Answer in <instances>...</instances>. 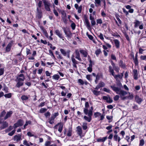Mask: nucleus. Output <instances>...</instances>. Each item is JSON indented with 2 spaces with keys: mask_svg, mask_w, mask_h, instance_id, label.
<instances>
[{
  "mask_svg": "<svg viewBox=\"0 0 146 146\" xmlns=\"http://www.w3.org/2000/svg\"><path fill=\"white\" fill-rule=\"evenodd\" d=\"M56 126H58V131L60 133H61L62 131L63 125L62 123H59L56 125Z\"/></svg>",
  "mask_w": 146,
  "mask_h": 146,
  "instance_id": "nucleus-22",
  "label": "nucleus"
},
{
  "mask_svg": "<svg viewBox=\"0 0 146 146\" xmlns=\"http://www.w3.org/2000/svg\"><path fill=\"white\" fill-rule=\"evenodd\" d=\"M71 27L73 30L75 29L76 27L75 24L74 23H72L71 25Z\"/></svg>",
  "mask_w": 146,
  "mask_h": 146,
  "instance_id": "nucleus-62",
  "label": "nucleus"
},
{
  "mask_svg": "<svg viewBox=\"0 0 146 146\" xmlns=\"http://www.w3.org/2000/svg\"><path fill=\"white\" fill-rule=\"evenodd\" d=\"M94 94L96 96L100 95L101 94V92L100 91H97V90H92Z\"/></svg>",
  "mask_w": 146,
  "mask_h": 146,
  "instance_id": "nucleus-18",
  "label": "nucleus"
},
{
  "mask_svg": "<svg viewBox=\"0 0 146 146\" xmlns=\"http://www.w3.org/2000/svg\"><path fill=\"white\" fill-rule=\"evenodd\" d=\"M24 123V121L23 120L19 119L14 124L13 127L14 129H16L17 127L22 126Z\"/></svg>",
  "mask_w": 146,
  "mask_h": 146,
  "instance_id": "nucleus-2",
  "label": "nucleus"
},
{
  "mask_svg": "<svg viewBox=\"0 0 146 146\" xmlns=\"http://www.w3.org/2000/svg\"><path fill=\"white\" fill-rule=\"evenodd\" d=\"M12 113L13 112L12 111H10L8 112L4 117V119H6L10 117L12 114Z\"/></svg>",
  "mask_w": 146,
  "mask_h": 146,
  "instance_id": "nucleus-20",
  "label": "nucleus"
},
{
  "mask_svg": "<svg viewBox=\"0 0 146 146\" xmlns=\"http://www.w3.org/2000/svg\"><path fill=\"white\" fill-rule=\"evenodd\" d=\"M104 100H106V102L108 103H111L113 102V100L112 98L110 97H108L106 96H104L103 97Z\"/></svg>",
  "mask_w": 146,
  "mask_h": 146,
  "instance_id": "nucleus-15",
  "label": "nucleus"
},
{
  "mask_svg": "<svg viewBox=\"0 0 146 146\" xmlns=\"http://www.w3.org/2000/svg\"><path fill=\"white\" fill-rule=\"evenodd\" d=\"M29 98L25 95H23L22 96L21 98L23 100H26L28 99Z\"/></svg>",
  "mask_w": 146,
  "mask_h": 146,
  "instance_id": "nucleus-41",
  "label": "nucleus"
},
{
  "mask_svg": "<svg viewBox=\"0 0 146 146\" xmlns=\"http://www.w3.org/2000/svg\"><path fill=\"white\" fill-rule=\"evenodd\" d=\"M49 54L50 55H51V56H52L53 57V58L54 59H55L56 58L54 56L51 50H49Z\"/></svg>",
  "mask_w": 146,
  "mask_h": 146,
  "instance_id": "nucleus-54",
  "label": "nucleus"
},
{
  "mask_svg": "<svg viewBox=\"0 0 146 146\" xmlns=\"http://www.w3.org/2000/svg\"><path fill=\"white\" fill-rule=\"evenodd\" d=\"M82 127L84 130H86L88 128L87 123L86 122H83L82 125Z\"/></svg>",
  "mask_w": 146,
  "mask_h": 146,
  "instance_id": "nucleus-28",
  "label": "nucleus"
},
{
  "mask_svg": "<svg viewBox=\"0 0 146 146\" xmlns=\"http://www.w3.org/2000/svg\"><path fill=\"white\" fill-rule=\"evenodd\" d=\"M17 83L16 85V86L17 88H19L20 86H22L23 84V81H17Z\"/></svg>",
  "mask_w": 146,
  "mask_h": 146,
  "instance_id": "nucleus-21",
  "label": "nucleus"
},
{
  "mask_svg": "<svg viewBox=\"0 0 146 146\" xmlns=\"http://www.w3.org/2000/svg\"><path fill=\"white\" fill-rule=\"evenodd\" d=\"M82 6L81 5L77 9L78 12L79 13H80L82 11Z\"/></svg>",
  "mask_w": 146,
  "mask_h": 146,
  "instance_id": "nucleus-42",
  "label": "nucleus"
},
{
  "mask_svg": "<svg viewBox=\"0 0 146 146\" xmlns=\"http://www.w3.org/2000/svg\"><path fill=\"white\" fill-rule=\"evenodd\" d=\"M78 82L80 83L82 85H83L84 84V81L81 79H79L78 80Z\"/></svg>",
  "mask_w": 146,
  "mask_h": 146,
  "instance_id": "nucleus-48",
  "label": "nucleus"
},
{
  "mask_svg": "<svg viewBox=\"0 0 146 146\" xmlns=\"http://www.w3.org/2000/svg\"><path fill=\"white\" fill-rule=\"evenodd\" d=\"M55 33L56 35L60 38L64 40L63 38L64 37L63 36L62 34L61 31H60L58 30H56L55 31Z\"/></svg>",
  "mask_w": 146,
  "mask_h": 146,
  "instance_id": "nucleus-9",
  "label": "nucleus"
},
{
  "mask_svg": "<svg viewBox=\"0 0 146 146\" xmlns=\"http://www.w3.org/2000/svg\"><path fill=\"white\" fill-rule=\"evenodd\" d=\"M114 77V78L117 80V78L118 77L120 79H122V76L123 75H122V76L120 75H115L114 74H113V75Z\"/></svg>",
  "mask_w": 146,
  "mask_h": 146,
  "instance_id": "nucleus-37",
  "label": "nucleus"
},
{
  "mask_svg": "<svg viewBox=\"0 0 146 146\" xmlns=\"http://www.w3.org/2000/svg\"><path fill=\"white\" fill-rule=\"evenodd\" d=\"M84 21L85 23L86 24V26L87 28L89 30L90 29V23L87 18L85 17H84Z\"/></svg>",
  "mask_w": 146,
  "mask_h": 146,
  "instance_id": "nucleus-12",
  "label": "nucleus"
},
{
  "mask_svg": "<svg viewBox=\"0 0 146 146\" xmlns=\"http://www.w3.org/2000/svg\"><path fill=\"white\" fill-rule=\"evenodd\" d=\"M12 46V44L11 43H9L8 44L6 48V51L7 52H9L11 50Z\"/></svg>",
  "mask_w": 146,
  "mask_h": 146,
  "instance_id": "nucleus-23",
  "label": "nucleus"
},
{
  "mask_svg": "<svg viewBox=\"0 0 146 146\" xmlns=\"http://www.w3.org/2000/svg\"><path fill=\"white\" fill-rule=\"evenodd\" d=\"M36 16L38 18L40 19L42 17V12L40 9L38 7L37 8V11L36 13Z\"/></svg>",
  "mask_w": 146,
  "mask_h": 146,
  "instance_id": "nucleus-5",
  "label": "nucleus"
},
{
  "mask_svg": "<svg viewBox=\"0 0 146 146\" xmlns=\"http://www.w3.org/2000/svg\"><path fill=\"white\" fill-rule=\"evenodd\" d=\"M45 9L48 11H50V3L48 1H44L43 2Z\"/></svg>",
  "mask_w": 146,
  "mask_h": 146,
  "instance_id": "nucleus-6",
  "label": "nucleus"
},
{
  "mask_svg": "<svg viewBox=\"0 0 146 146\" xmlns=\"http://www.w3.org/2000/svg\"><path fill=\"white\" fill-rule=\"evenodd\" d=\"M105 86V84L103 82L101 81L96 86L95 89L96 90H98L101 87H104Z\"/></svg>",
  "mask_w": 146,
  "mask_h": 146,
  "instance_id": "nucleus-11",
  "label": "nucleus"
},
{
  "mask_svg": "<svg viewBox=\"0 0 146 146\" xmlns=\"http://www.w3.org/2000/svg\"><path fill=\"white\" fill-rule=\"evenodd\" d=\"M48 45L49 46H50V48H52V49L53 50H54L56 48L55 47V46H52V45L51 44L49 43V42H48Z\"/></svg>",
  "mask_w": 146,
  "mask_h": 146,
  "instance_id": "nucleus-56",
  "label": "nucleus"
},
{
  "mask_svg": "<svg viewBox=\"0 0 146 146\" xmlns=\"http://www.w3.org/2000/svg\"><path fill=\"white\" fill-rule=\"evenodd\" d=\"M86 78L89 81H91L92 80L91 76L90 75H87Z\"/></svg>",
  "mask_w": 146,
  "mask_h": 146,
  "instance_id": "nucleus-52",
  "label": "nucleus"
},
{
  "mask_svg": "<svg viewBox=\"0 0 146 146\" xmlns=\"http://www.w3.org/2000/svg\"><path fill=\"white\" fill-rule=\"evenodd\" d=\"M80 53L82 54L84 57H86L88 55V53L87 52L83 50H80Z\"/></svg>",
  "mask_w": 146,
  "mask_h": 146,
  "instance_id": "nucleus-19",
  "label": "nucleus"
},
{
  "mask_svg": "<svg viewBox=\"0 0 146 146\" xmlns=\"http://www.w3.org/2000/svg\"><path fill=\"white\" fill-rule=\"evenodd\" d=\"M64 32L65 34L68 37L70 36L71 34V33L70 32H69V33H68L65 30H64Z\"/></svg>",
  "mask_w": 146,
  "mask_h": 146,
  "instance_id": "nucleus-53",
  "label": "nucleus"
},
{
  "mask_svg": "<svg viewBox=\"0 0 146 146\" xmlns=\"http://www.w3.org/2000/svg\"><path fill=\"white\" fill-rule=\"evenodd\" d=\"M145 143L144 140L143 139H142L140 140L139 146H143Z\"/></svg>",
  "mask_w": 146,
  "mask_h": 146,
  "instance_id": "nucleus-39",
  "label": "nucleus"
},
{
  "mask_svg": "<svg viewBox=\"0 0 146 146\" xmlns=\"http://www.w3.org/2000/svg\"><path fill=\"white\" fill-rule=\"evenodd\" d=\"M71 60L73 64H78L76 60L74 58L73 56L72 57Z\"/></svg>",
  "mask_w": 146,
  "mask_h": 146,
  "instance_id": "nucleus-45",
  "label": "nucleus"
},
{
  "mask_svg": "<svg viewBox=\"0 0 146 146\" xmlns=\"http://www.w3.org/2000/svg\"><path fill=\"white\" fill-rule=\"evenodd\" d=\"M140 58L141 60L146 61V56L142 55L140 57Z\"/></svg>",
  "mask_w": 146,
  "mask_h": 146,
  "instance_id": "nucleus-63",
  "label": "nucleus"
},
{
  "mask_svg": "<svg viewBox=\"0 0 146 146\" xmlns=\"http://www.w3.org/2000/svg\"><path fill=\"white\" fill-rule=\"evenodd\" d=\"M90 107L89 103L88 102H85V107L84 110V112L85 115H87L88 112V109Z\"/></svg>",
  "mask_w": 146,
  "mask_h": 146,
  "instance_id": "nucleus-4",
  "label": "nucleus"
},
{
  "mask_svg": "<svg viewBox=\"0 0 146 146\" xmlns=\"http://www.w3.org/2000/svg\"><path fill=\"white\" fill-rule=\"evenodd\" d=\"M113 139L116 141H117L119 142L121 140V139L120 137L118 136L117 135H115L113 136Z\"/></svg>",
  "mask_w": 146,
  "mask_h": 146,
  "instance_id": "nucleus-25",
  "label": "nucleus"
},
{
  "mask_svg": "<svg viewBox=\"0 0 146 146\" xmlns=\"http://www.w3.org/2000/svg\"><path fill=\"white\" fill-rule=\"evenodd\" d=\"M135 27H136L138 26L141 23L139 21L136 20L134 22Z\"/></svg>",
  "mask_w": 146,
  "mask_h": 146,
  "instance_id": "nucleus-35",
  "label": "nucleus"
},
{
  "mask_svg": "<svg viewBox=\"0 0 146 146\" xmlns=\"http://www.w3.org/2000/svg\"><path fill=\"white\" fill-rule=\"evenodd\" d=\"M24 145H26V146H30L28 143L27 141L26 140H24L23 142Z\"/></svg>",
  "mask_w": 146,
  "mask_h": 146,
  "instance_id": "nucleus-57",
  "label": "nucleus"
},
{
  "mask_svg": "<svg viewBox=\"0 0 146 146\" xmlns=\"http://www.w3.org/2000/svg\"><path fill=\"white\" fill-rule=\"evenodd\" d=\"M101 15L103 17H105L106 16V14L104 10H102L101 11Z\"/></svg>",
  "mask_w": 146,
  "mask_h": 146,
  "instance_id": "nucleus-55",
  "label": "nucleus"
},
{
  "mask_svg": "<svg viewBox=\"0 0 146 146\" xmlns=\"http://www.w3.org/2000/svg\"><path fill=\"white\" fill-rule=\"evenodd\" d=\"M109 71L110 72L111 74L112 75H113L114 72L113 71V70L112 68V67L111 66H109Z\"/></svg>",
  "mask_w": 146,
  "mask_h": 146,
  "instance_id": "nucleus-33",
  "label": "nucleus"
},
{
  "mask_svg": "<svg viewBox=\"0 0 146 146\" xmlns=\"http://www.w3.org/2000/svg\"><path fill=\"white\" fill-rule=\"evenodd\" d=\"M113 41L115 44L117 48H118L119 47L120 42L117 39H114Z\"/></svg>",
  "mask_w": 146,
  "mask_h": 146,
  "instance_id": "nucleus-16",
  "label": "nucleus"
},
{
  "mask_svg": "<svg viewBox=\"0 0 146 146\" xmlns=\"http://www.w3.org/2000/svg\"><path fill=\"white\" fill-rule=\"evenodd\" d=\"M88 116V117L85 115L84 117V119L88 121V122H90L91 120V117L92 115V112H90V113H88L87 114Z\"/></svg>",
  "mask_w": 146,
  "mask_h": 146,
  "instance_id": "nucleus-7",
  "label": "nucleus"
},
{
  "mask_svg": "<svg viewBox=\"0 0 146 146\" xmlns=\"http://www.w3.org/2000/svg\"><path fill=\"white\" fill-rule=\"evenodd\" d=\"M47 109L46 108H41L40 110V112L41 113H43L44 112L46 111Z\"/></svg>",
  "mask_w": 146,
  "mask_h": 146,
  "instance_id": "nucleus-43",
  "label": "nucleus"
},
{
  "mask_svg": "<svg viewBox=\"0 0 146 146\" xmlns=\"http://www.w3.org/2000/svg\"><path fill=\"white\" fill-rule=\"evenodd\" d=\"M100 75L99 74H98L96 76V80L95 81V82L96 84L98 83V80L100 78Z\"/></svg>",
  "mask_w": 146,
  "mask_h": 146,
  "instance_id": "nucleus-32",
  "label": "nucleus"
},
{
  "mask_svg": "<svg viewBox=\"0 0 146 146\" xmlns=\"http://www.w3.org/2000/svg\"><path fill=\"white\" fill-rule=\"evenodd\" d=\"M60 13L62 15V18L66 17V13L64 10L62 11Z\"/></svg>",
  "mask_w": 146,
  "mask_h": 146,
  "instance_id": "nucleus-34",
  "label": "nucleus"
},
{
  "mask_svg": "<svg viewBox=\"0 0 146 146\" xmlns=\"http://www.w3.org/2000/svg\"><path fill=\"white\" fill-rule=\"evenodd\" d=\"M116 84L118 87L115 86V85H113L111 86V88L117 94L119 95L120 97L122 100H125L127 98V97L124 96L127 95V93L121 89V88L122 87V85L120 81L117 82Z\"/></svg>",
  "mask_w": 146,
  "mask_h": 146,
  "instance_id": "nucleus-1",
  "label": "nucleus"
},
{
  "mask_svg": "<svg viewBox=\"0 0 146 146\" xmlns=\"http://www.w3.org/2000/svg\"><path fill=\"white\" fill-rule=\"evenodd\" d=\"M76 129L78 133L81 138L83 137L84 135H82V130L81 127L80 126H78L76 127Z\"/></svg>",
  "mask_w": 146,
  "mask_h": 146,
  "instance_id": "nucleus-10",
  "label": "nucleus"
},
{
  "mask_svg": "<svg viewBox=\"0 0 146 146\" xmlns=\"http://www.w3.org/2000/svg\"><path fill=\"white\" fill-rule=\"evenodd\" d=\"M119 96L118 95H116L113 97V99L115 101H117L119 98Z\"/></svg>",
  "mask_w": 146,
  "mask_h": 146,
  "instance_id": "nucleus-50",
  "label": "nucleus"
},
{
  "mask_svg": "<svg viewBox=\"0 0 146 146\" xmlns=\"http://www.w3.org/2000/svg\"><path fill=\"white\" fill-rule=\"evenodd\" d=\"M31 123V121H26L25 123L23 126V129H26V127L28 125V124H30Z\"/></svg>",
  "mask_w": 146,
  "mask_h": 146,
  "instance_id": "nucleus-31",
  "label": "nucleus"
},
{
  "mask_svg": "<svg viewBox=\"0 0 146 146\" xmlns=\"http://www.w3.org/2000/svg\"><path fill=\"white\" fill-rule=\"evenodd\" d=\"M86 35H87L88 37L90 40H93V37L92 35H88L87 33H86Z\"/></svg>",
  "mask_w": 146,
  "mask_h": 146,
  "instance_id": "nucleus-59",
  "label": "nucleus"
},
{
  "mask_svg": "<svg viewBox=\"0 0 146 146\" xmlns=\"http://www.w3.org/2000/svg\"><path fill=\"white\" fill-rule=\"evenodd\" d=\"M135 98L136 101L138 103L141 102L142 101V100L138 96H135Z\"/></svg>",
  "mask_w": 146,
  "mask_h": 146,
  "instance_id": "nucleus-29",
  "label": "nucleus"
},
{
  "mask_svg": "<svg viewBox=\"0 0 146 146\" xmlns=\"http://www.w3.org/2000/svg\"><path fill=\"white\" fill-rule=\"evenodd\" d=\"M103 90L104 91L108 93H109L110 91L109 89L105 88H103Z\"/></svg>",
  "mask_w": 146,
  "mask_h": 146,
  "instance_id": "nucleus-64",
  "label": "nucleus"
},
{
  "mask_svg": "<svg viewBox=\"0 0 146 146\" xmlns=\"http://www.w3.org/2000/svg\"><path fill=\"white\" fill-rule=\"evenodd\" d=\"M103 0H94V3L96 7H98L101 5V3L102 1H103Z\"/></svg>",
  "mask_w": 146,
  "mask_h": 146,
  "instance_id": "nucleus-14",
  "label": "nucleus"
},
{
  "mask_svg": "<svg viewBox=\"0 0 146 146\" xmlns=\"http://www.w3.org/2000/svg\"><path fill=\"white\" fill-rule=\"evenodd\" d=\"M88 70L90 72H91L92 71V65H89V66L87 68Z\"/></svg>",
  "mask_w": 146,
  "mask_h": 146,
  "instance_id": "nucleus-40",
  "label": "nucleus"
},
{
  "mask_svg": "<svg viewBox=\"0 0 146 146\" xmlns=\"http://www.w3.org/2000/svg\"><path fill=\"white\" fill-rule=\"evenodd\" d=\"M101 52V51L100 49H97L95 51V53L97 56H98V55Z\"/></svg>",
  "mask_w": 146,
  "mask_h": 146,
  "instance_id": "nucleus-36",
  "label": "nucleus"
},
{
  "mask_svg": "<svg viewBox=\"0 0 146 146\" xmlns=\"http://www.w3.org/2000/svg\"><path fill=\"white\" fill-rule=\"evenodd\" d=\"M4 96L6 98H11V93H9V94H5L4 95Z\"/></svg>",
  "mask_w": 146,
  "mask_h": 146,
  "instance_id": "nucleus-61",
  "label": "nucleus"
},
{
  "mask_svg": "<svg viewBox=\"0 0 146 146\" xmlns=\"http://www.w3.org/2000/svg\"><path fill=\"white\" fill-rule=\"evenodd\" d=\"M72 128H69L67 133V135L68 137H70L71 136L72 134Z\"/></svg>",
  "mask_w": 146,
  "mask_h": 146,
  "instance_id": "nucleus-27",
  "label": "nucleus"
},
{
  "mask_svg": "<svg viewBox=\"0 0 146 146\" xmlns=\"http://www.w3.org/2000/svg\"><path fill=\"white\" fill-rule=\"evenodd\" d=\"M53 12L54 13L56 16L58 17V13L57 12V11L55 9H54L53 10Z\"/></svg>",
  "mask_w": 146,
  "mask_h": 146,
  "instance_id": "nucleus-51",
  "label": "nucleus"
},
{
  "mask_svg": "<svg viewBox=\"0 0 146 146\" xmlns=\"http://www.w3.org/2000/svg\"><path fill=\"white\" fill-rule=\"evenodd\" d=\"M96 22L98 24H101L102 23V21L101 19H97Z\"/></svg>",
  "mask_w": 146,
  "mask_h": 146,
  "instance_id": "nucleus-58",
  "label": "nucleus"
},
{
  "mask_svg": "<svg viewBox=\"0 0 146 146\" xmlns=\"http://www.w3.org/2000/svg\"><path fill=\"white\" fill-rule=\"evenodd\" d=\"M21 53L17 54V55L16 56H17V58L19 59V60L21 61L22 60V58L21 57Z\"/></svg>",
  "mask_w": 146,
  "mask_h": 146,
  "instance_id": "nucleus-46",
  "label": "nucleus"
},
{
  "mask_svg": "<svg viewBox=\"0 0 146 146\" xmlns=\"http://www.w3.org/2000/svg\"><path fill=\"white\" fill-rule=\"evenodd\" d=\"M128 93L129 94V96L127 97V98L130 99H132L133 98V95L132 94H131L130 92H128Z\"/></svg>",
  "mask_w": 146,
  "mask_h": 146,
  "instance_id": "nucleus-44",
  "label": "nucleus"
},
{
  "mask_svg": "<svg viewBox=\"0 0 146 146\" xmlns=\"http://www.w3.org/2000/svg\"><path fill=\"white\" fill-rule=\"evenodd\" d=\"M60 51L61 53L64 56H65L66 54V52L63 49H60Z\"/></svg>",
  "mask_w": 146,
  "mask_h": 146,
  "instance_id": "nucleus-38",
  "label": "nucleus"
},
{
  "mask_svg": "<svg viewBox=\"0 0 146 146\" xmlns=\"http://www.w3.org/2000/svg\"><path fill=\"white\" fill-rule=\"evenodd\" d=\"M13 139L14 141L19 142L21 139V136L19 134L15 135Z\"/></svg>",
  "mask_w": 146,
  "mask_h": 146,
  "instance_id": "nucleus-13",
  "label": "nucleus"
},
{
  "mask_svg": "<svg viewBox=\"0 0 146 146\" xmlns=\"http://www.w3.org/2000/svg\"><path fill=\"white\" fill-rule=\"evenodd\" d=\"M107 139V137H105L102 138H99L97 139V141L98 142H104Z\"/></svg>",
  "mask_w": 146,
  "mask_h": 146,
  "instance_id": "nucleus-26",
  "label": "nucleus"
},
{
  "mask_svg": "<svg viewBox=\"0 0 146 146\" xmlns=\"http://www.w3.org/2000/svg\"><path fill=\"white\" fill-rule=\"evenodd\" d=\"M134 74V78L135 80L138 79L137 71L136 70H134L133 71Z\"/></svg>",
  "mask_w": 146,
  "mask_h": 146,
  "instance_id": "nucleus-24",
  "label": "nucleus"
},
{
  "mask_svg": "<svg viewBox=\"0 0 146 146\" xmlns=\"http://www.w3.org/2000/svg\"><path fill=\"white\" fill-rule=\"evenodd\" d=\"M76 58L80 61L81 60V58L80 57V54L78 50H76L75 51Z\"/></svg>",
  "mask_w": 146,
  "mask_h": 146,
  "instance_id": "nucleus-17",
  "label": "nucleus"
},
{
  "mask_svg": "<svg viewBox=\"0 0 146 146\" xmlns=\"http://www.w3.org/2000/svg\"><path fill=\"white\" fill-rule=\"evenodd\" d=\"M58 115V112L52 114L50 118L49 119V122L50 124H52L54 123V120L56 117Z\"/></svg>",
  "mask_w": 146,
  "mask_h": 146,
  "instance_id": "nucleus-3",
  "label": "nucleus"
},
{
  "mask_svg": "<svg viewBox=\"0 0 146 146\" xmlns=\"http://www.w3.org/2000/svg\"><path fill=\"white\" fill-rule=\"evenodd\" d=\"M53 79L56 80H58L60 78L59 75L58 74H54L52 76Z\"/></svg>",
  "mask_w": 146,
  "mask_h": 146,
  "instance_id": "nucleus-30",
  "label": "nucleus"
},
{
  "mask_svg": "<svg viewBox=\"0 0 146 146\" xmlns=\"http://www.w3.org/2000/svg\"><path fill=\"white\" fill-rule=\"evenodd\" d=\"M25 79V76L23 74H20L17 77V81H23Z\"/></svg>",
  "mask_w": 146,
  "mask_h": 146,
  "instance_id": "nucleus-8",
  "label": "nucleus"
},
{
  "mask_svg": "<svg viewBox=\"0 0 146 146\" xmlns=\"http://www.w3.org/2000/svg\"><path fill=\"white\" fill-rule=\"evenodd\" d=\"M50 115V113L49 111H47L44 114L45 116L47 117H49Z\"/></svg>",
  "mask_w": 146,
  "mask_h": 146,
  "instance_id": "nucleus-60",
  "label": "nucleus"
},
{
  "mask_svg": "<svg viewBox=\"0 0 146 146\" xmlns=\"http://www.w3.org/2000/svg\"><path fill=\"white\" fill-rule=\"evenodd\" d=\"M15 130L14 129L11 132L9 133L8 134V135L10 136H12L15 133Z\"/></svg>",
  "mask_w": 146,
  "mask_h": 146,
  "instance_id": "nucleus-49",
  "label": "nucleus"
},
{
  "mask_svg": "<svg viewBox=\"0 0 146 146\" xmlns=\"http://www.w3.org/2000/svg\"><path fill=\"white\" fill-rule=\"evenodd\" d=\"M101 115V114L100 113L98 112H95L94 113V115L95 116V117H97L100 115Z\"/></svg>",
  "mask_w": 146,
  "mask_h": 146,
  "instance_id": "nucleus-47",
  "label": "nucleus"
}]
</instances>
